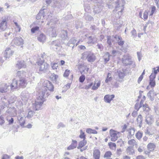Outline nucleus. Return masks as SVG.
<instances>
[{"instance_id": "nucleus-33", "label": "nucleus", "mask_w": 159, "mask_h": 159, "mask_svg": "<svg viewBox=\"0 0 159 159\" xmlns=\"http://www.w3.org/2000/svg\"><path fill=\"white\" fill-rule=\"evenodd\" d=\"M110 55L108 52H107L103 56V57L104 60L105 64L107 63L110 60Z\"/></svg>"}, {"instance_id": "nucleus-49", "label": "nucleus", "mask_w": 159, "mask_h": 159, "mask_svg": "<svg viewBox=\"0 0 159 159\" xmlns=\"http://www.w3.org/2000/svg\"><path fill=\"white\" fill-rule=\"evenodd\" d=\"M117 42L118 44L120 46H122L124 43V41L122 40V38L121 39H117Z\"/></svg>"}, {"instance_id": "nucleus-15", "label": "nucleus", "mask_w": 159, "mask_h": 159, "mask_svg": "<svg viewBox=\"0 0 159 159\" xmlns=\"http://www.w3.org/2000/svg\"><path fill=\"white\" fill-rule=\"evenodd\" d=\"M154 121L153 116L151 115H148L146 116L145 122L148 125H151Z\"/></svg>"}, {"instance_id": "nucleus-2", "label": "nucleus", "mask_w": 159, "mask_h": 159, "mask_svg": "<svg viewBox=\"0 0 159 159\" xmlns=\"http://www.w3.org/2000/svg\"><path fill=\"white\" fill-rule=\"evenodd\" d=\"M37 63L39 68V71L40 73H45L47 71L49 65L47 63L45 62V61L43 58H39Z\"/></svg>"}, {"instance_id": "nucleus-57", "label": "nucleus", "mask_w": 159, "mask_h": 159, "mask_svg": "<svg viewBox=\"0 0 159 159\" xmlns=\"http://www.w3.org/2000/svg\"><path fill=\"white\" fill-rule=\"evenodd\" d=\"M70 71L68 70H66L63 74V76L64 77H67L69 75Z\"/></svg>"}, {"instance_id": "nucleus-25", "label": "nucleus", "mask_w": 159, "mask_h": 159, "mask_svg": "<svg viewBox=\"0 0 159 159\" xmlns=\"http://www.w3.org/2000/svg\"><path fill=\"white\" fill-rule=\"evenodd\" d=\"M56 30L54 28L52 27L51 28L49 29L48 31L50 35L52 37H55L57 36Z\"/></svg>"}, {"instance_id": "nucleus-16", "label": "nucleus", "mask_w": 159, "mask_h": 159, "mask_svg": "<svg viewBox=\"0 0 159 159\" xmlns=\"http://www.w3.org/2000/svg\"><path fill=\"white\" fill-rule=\"evenodd\" d=\"M93 155L94 159H99L100 157V150L98 149L94 148Z\"/></svg>"}, {"instance_id": "nucleus-42", "label": "nucleus", "mask_w": 159, "mask_h": 159, "mask_svg": "<svg viewBox=\"0 0 159 159\" xmlns=\"http://www.w3.org/2000/svg\"><path fill=\"white\" fill-rule=\"evenodd\" d=\"M153 90H151L147 94L148 96L150 98V100L152 101L154 100L153 95L152 94Z\"/></svg>"}, {"instance_id": "nucleus-14", "label": "nucleus", "mask_w": 159, "mask_h": 159, "mask_svg": "<svg viewBox=\"0 0 159 159\" xmlns=\"http://www.w3.org/2000/svg\"><path fill=\"white\" fill-rule=\"evenodd\" d=\"M18 82L15 79L13 80L12 83L9 85V88L11 90H13L15 89H17L19 87Z\"/></svg>"}, {"instance_id": "nucleus-27", "label": "nucleus", "mask_w": 159, "mask_h": 159, "mask_svg": "<svg viewBox=\"0 0 159 159\" xmlns=\"http://www.w3.org/2000/svg\"><path fill=\"white\" fill-rule=\"evenodd\" d=\"M77 142L76 140H72V143L68 147L67 149L68 150L73 149L77 147Z\"/></svg>"}, {"instance_id": "nucleus-36", "label": "nucleus", "mask_w": 159, "mask_h": 159, "mask_svg": "<svg viewBox=\"0 0 159 159\" xmlns=\"http://www.w3.org/2000/svg\"><path fill=\"white\" fill-rule=\"evenodd\" d=\"M128 143L130 146V147H131L133 148L134 146H136L137 145V142L134 139H132L129 140L128 141Z\"/></svg>"}, {"instance_id": "nucleus-13", "label": "nucleus", "mask_w": 159, "mask_h": 159, "mask_svg": "<svg viewBox=\"0 0 159 159\" xmlns=\"http://www.w3.org/2000/svg\"><path fill=\"white\" fill-rule=\"evenodd\" d=\"M9 85L6 84H3L0 86V92L2 93L7 92L9 90Z\"/></svg>"}, {"instance_id": "nucleus-56", "label": "nucleus", "mask_w": 159, "mask_h": 159, "mask_svg": "<svg viewBox=\"0 0 159 159\" xmlns=\"http://www.w3.org/2000/svg\"><path fill=\"white\" fill-rule=\"evenodd\" d=\"M111 37L110 36H107V43L109 46H111Z\"/></svg>"}, {"instance_id": "nucleus-51", "label": "nucleus", "mask_w": 159, "mask_h": 159, "mask_svg": "<svg viewBox=\"0 0 159 159\" xmlns=\"http://www.w3.org/2000/svg\"><path fill=\"white\" fill-rule=\"evenodd\" d=\"M149 85L152 88H153L156 85L155 80H149Z\"/></svg>"}, {"instance_id": "nucleus-55", "label": "nucleus", "mask_w": 159, "mask_h": 159, "mask_svg": "<svg viewBox=\"0 0 159 159\" xmlns=\"http://www.w3.org/2000/svg\"><path fill=\"white\" fill-rule=\"evenodd\" d=\"M79 137L80 138L83 139H85V135L84 132H83L82 130H80V134Z\"/></svg>"}, {"instance_id": "nucleus-18", "label": "nucleus", "mask_w": 159, "mask_h": 159, "mask_svg": "<svg viewBox=\"0 0 159 159\" xmlns=\"http://www.w3.org/2000/svg\"><path fill=\"white\" fill-rule=\"evenodd\" d=\"M7 28V22L6 19H4L0 23V30L4 31Z\"/></svg>"}, {"instance_id": "nucleus-47", "label": "nucleus", "mask_w": 159, "mask_h": 159, "mask_svg": "<svg viewBox=\"0 0 159 159\" xmlns=\"http://www.w3.org/2000/svg\"><path fill=\"white\" fill-rule=\"evenodd\" d=\"M132 36L135 38L137 37V33L135 30L133 28V30L131 31Z\"/></svg>"}, {"instance_id": "nucleus-30", "label": "nucleus", "mask_w": 159, "mask_h": 159, "mask_svg": "<svg viewBox=\"0 0 159 159\" xmlns=\"http://www.w3.org/2000/svg\"><path fill=\"white\" fill-rule=\"evenodd\" d=\"M147 148L150 152L152 151L155 149L156 146L153 143H150L147 145Z\"/></svg>"}, {"instance_id": "nucleus-43", "label": "nucleus", "mask_w": 159, "mask_h": 159, "mask_svg": "<svg viewBox=\"0 0 159 159\" xmlns=\"http://www.w3.org/2000/svg\"><path fill=\"white\" fill-rule=\"evenodd\" d=\"M143 136V133L139 131L135 134L136 138L139 140H140L142 138Z\"/></svg>"}, {"instance_id": "nucleus-29", "label": "nucleus", "mask_w": 159, "mask_h": 159, "mask_svg": "<svg viewBox=\"0 0 159 159\" xmlns=\"http://www.w3.org/2000/svg\"><path fill=\"white\" fill-rule=\"evenodd\" d=\"M37 39L39 42H43L45 41L46 36L43 34L42 33L38 36Z\"/></svg>"}, {"instance_id": "nucleus-1", "label": "nucleus", "mask_w": 159, "mask_h": 159, "mask_svg": "<svg viewBox=\"0 0 159 159\" xmlns=\"http://www.w3.org/2000/svg\"><path fill=\"white\" fill-rule=\"evenodd\" d=\"M44 93L43 92L39 93V96L37 97L34 103L33 104L34 109L38 110L40 108L43 102L46 101V98L48 97L49 94L48 92L46 93V95H45Z\"/></svg>"}, {"instance_id": "nucleus-34", "label": "nucleus", "mask_w": 159, "mask_h": 159, "mask_svg": "<svg viewBox=\"0 0 159 159\" xmlns=\"http://www.w3.org/2000/svg\"><path fill=\"white\" fill-rule=\"evenodd\" d=\"M86 141L85 139H83L82 141H81L79 143V145L77 147V148L80 149L82 148L86 145Z\"/></svg>"}, {"instance_id": "nucleus-17", "label": "nucleus", "mask_w": 159, "mask_h": 159, "mask_svg": "<svg viewBox=\"0 0 159 159\" xmlns=\"http://www.w3.org/2000/svg\"><path fill=\"white\" fill-rule=\"evenodd\" d=\"M14 52L9 48L6 49L4 52V57L6 59L9 58L13 54Z\"/></svg>"}, {"instance_id": "nucleus-23", "label": "nucleus", "mask_w": 159, "mask_h": 159, "mask_svg": "<svg viewBox=\"0 0 159 159\" xmlns=\"http://www.w3.org/2000/svg\"><path fill=\"white\" fill-rule=\"evenodd\" d=\"M89 68L87 67L86 66H81L79 70L81 74H87L89 70Z\"/></svg>"}, {"instance_id": "nucleus-20", "label": "nucleus", "mask_w": 159, "mask_h": 159, "mask_svg": "<svg viewBox=\"0 0 159 159\" xmlns=\"http://www.w3.org/2000/svg\"><path fill=\"white\" fill-rule=\"evenodd\" d=\"M87 43L88 44H94L97 41V38L95 36H89L88 38Z\"/></svg>"}, {"instance_id": "nucleus-10", "label": "nucleus", "mask_w": 159, "mask_h": 159, "mask_svg": "<svg viewBox=\"0 0 159 159\" xmlns=\"http://www.w3.org/2000/svg\"><path fill=\"white\" fill-rule=\"evenodd\" d=\"M132 61L130 57L128 55H124L122 59V63L125 66L130 65Z\"/></svg>"}, {"instance_id": "nucleus-8", "label": "nucleus", "mask_w": 159, "mask_h": 159, "mask_svg": "<svg viewBox=\"0 0 159 159\" xmlns=\"http://www.w3.org/2000/svg\"><path fill=\"white\" fill-rule=\"evenodd\" d=\"M45 8L43 7V9L39 11L36 17V19L37 20L40 19L42 18L43 19L45 16V14L47 11V10Z\"/></svg>"}, {"instance_id": "nucleus-63", "label": "nucleus", "mask_w": 159, "mask_h": 159, "mask_svg": "<svg viewBox=\"0 0 159 159\" xmlns=\"http://www.w3.org/2000/svg\"><path fill=\"white\" fill-rule=\"evenodd\" d=\"M93 84L92 82L88 84L85 86V89H88L91 88V87L93 86Z\"/></svg>"}, {"instance_id": "nucleus-4", "label": "nucleus", "mask_w": 159, "mask_h": 159, "mask_svg": "<svg viewBox=\"0 0 159 159\" xmlns=\"http://www.w3.org/2000/svg\"><path fill=\"white\" fill-rule=\"evenodd\" d=\"M83 58L87 59V61L92 63L94 62L96 59V57L93 53L89 51L85 52L82 54Z\"/></svg>"}, {"instance_id": "nucleus-28", "label": "nucleus", "mask_w": 159, "mask_h": 159, "mask_svg": "<svg viewBox=\"0 0 159 159\" xmlns=\"http://www.w3.org/2000/svg\"><path fill=\"white\" fill-rule=\"evenodd\" d=\"M138 124H139V126L141 127L142 126V123L143 121V117L141 114L139 115L137 118Z\"/></svg>"}, {"instance_id": "nucleus-60", "label": "nucleus", "mask_w": 159, "mask_h": 159, "mask_svg": "<svg viewBox=\"0 0 159 159\" xmlns=\"http://www.w3.org/2000/svg\"><path fill=\"white\" fill-rule=\"evenodd\" d=\"M156 77V75L154 74H153L152 72L149 76V80H154Z\"/></svg>"}, {"instance_id": "nucleus-46", "label": "nucleus", "mask_w": 159, "mask_h": 159, "mask_svg": "<svg viewBox=\"0 0 159 159\" xmlns=\"http://www.w3.org/2000/svg\"><path fill=\"white\" fill-rule=\"evenodd\" d=\"M108 145L112 149H115L116 148V145L115 143L110 142L108 143Z\"/></svg>"}, {"instance_id": "nucleus-54", "label": "nucleus", "mask_w": 159, "mask_h": 159, "mask_svg": "<svg viewBox=\"0 0 159 159\" xmlns=\"http://www.w3.org/2000/svg\"><path fill=\"white\" fill-rule=\"evenodd\" d=\"M33 113L34 111H33L31 110L29 111L27 117L29 119L31 118L33 116Z\"/></svg>"}, {"instance_id": "nucleus-5", "label": "nucleus", "mask_w": 159, "mask_h": 159, "mask_svg": "<svg viewBox=\"0 0 159 159\" xmlns=\"http://www.w3.org/2000/svg\"><path fill=\"white\" fill-rule=\"evenodd\" d=\"M125 1L124 0H117L115 2L116 6H115V10L117 11L120 10L118 12V15L121 16L122 14V11L124 10Z\"/></svg>"}, {"instance_id": "nucleus-6", "label": "nucleus", "mask_w": 159, "mask_h": 159, "mask_svg": "<svg viewBox=\"0 0 159 159\" xmlns=\"http://www.w3.org/2000/svg\"><path fill=\"white\" fill-rule=\"evenodd\" d=\"M46 3L48 4L51 3L52 7L55 8H59L61 6V3L57 0H46Z\"/></svg>"}, {"instance_id": "nucleus-44", "label": "nucleus", "mask_w": 159, "mask_h": 159, "mask_svg": "<svg viewBox=\"0 0 159 159\" xmlns=\"http://www.w3.org/2000/svg\"><path fill=\"white\" fill-rule=\"evenodd\" d=\"M112 155V153L111 152L108 151L106 152L104 155V158H110L111 156Z\"/></svg>"}, {"instance_id": "nucleus-50", "label": "nucleus", "mask_w": 159, "mask_h": 159, "mask_svg": "<svg viewBox=\"0 0 159 159\" xmlns=\"http://www.w3.org/2000/svg\"><path fill=\"white\" fill-rule=\"evenodd\" d=\"M85 79V76L84 75H82L80 76L79 79V82L80 83H83Z\"/></svg>"}, {"instance_id": "nucleus-45", "label": "nucleus", "mask_w": 159, "mask_h": 159, "mask_svg": "<svg viewBox=\"0 0 159 159\" xmlns=\"http://www.w3.org/2000/svg\"><path fill=\"white\" fill-rule=\"evenodd\" d=\"M128 133L129 134L130 137L134 134L135 129L134 128H131L129 129L128 130Z\"/></svg>"}, {"instance_id": "nucleus-3", "label": "nucleus", "mask_w": 159, "mask_h": 159, "mask_svg": "<svg viewBox=\"0 0 159 159\" xmlns=\"http://www.w3.org/2000/svg\"><path fill=\"white\" fill-rule=\"evenodd\" d=\"M43 86L46 87L44 88L43 90L40 93H44L45 95H46V93H48L49 94V96L50 94V92H53L54 89V86L52 84L51 82L48 80L45 81L43 83Z\"/></svg>"}, {"instance_id": "nucleus-64", "label": "nucleus", "mask_w": 159, "mask_h": 159, "mask_svg": "<svg viewBox=\"0 0 159 159\" xmlns=\"http://www.w3.org/2000/svg\"><path fill=\"white\" fill-rule=\"evenodd\" d=\"M156 10V8L155 6H153L152 8L151 12V13L150 14V15L151 16H152L154 12Z\"/></svg>"}, {"instance_id": "nucleus-19", "label": "nucleus", "mask_w": 159, "mask_h": 159, "mask_svg": "<svg viewBox=\"0 0 159 159\" xmlns=\"http://www.w3.org/2000/svg\"><path fill=\"white\" fill-rule=\"evenodd\" d=\"M115 97V95H106L104 97V101L106 102L109 103Z\"/></svg>"}, {"instance_id": "nucleus-59", "label": "nucleus", "mask_w": 159, "mask_h": 159, "mask_svg": "<svg viewBox=\"0 0 159 159\" xmlns=\"http://www.w3.org/2000/svg\"><path fill=\"white\" fill-rule=\"evenodd\" d=\"M97 47L101 51L103 49V47L101 44L98 43L97 45Z\"/></svg>"}, {"instance_id": "nucleus-11", "label": "nucleus", "mask_w": 159, "mask_h": 159, "mask_svg": "<svg viewBox=\"0 0 159 159\" xmlns=\"http://www.w3.org/2000/svg\"><path fill=\"white\" fill-rule=\"evenodd\" d=\"M28 80L26 78H20L18 83L19 86L22 88L26 87L27 84Z\"/></svg>"}, {"instance_id": "nucleus-39", "label": "nucleus", "mask_w": 159, "mask_h": 159, "mask_svg": "<svg viewBox=\"0 0 159 159\" xmlns=\"http://www.w3.org/2000/svg\"><path fill=\"white\" fill-rule=\"evenodd\" d=\"M102 5L101 4H100L99 7H98V8L96 6H95L94 11L95 12L98 13L101 11L102 10Z\"/></svg>"}, {"instance_id": "nucleus-53", "label": "nucleus", "mask_w": 159, "mask_h": 159, "mask_svg": "<svg viewBox=\"0 0 159 159\" xmlns=\"http://www.w3.org/2000/svg\"><path fill=\"white\" fill-rule=\"evenodd\" d=\"M39 30V27L38 26H36L32 28L31 30V31L32 33H34L36 31H38Z\"/></svg>"}, {"instance_id": "nucleus-38", "label": "nucleus", "mask_w": 159, "mask_h": 159, "mask_svg": "<svg viewBox=\"0 0 159 159\" xmlns=\"http://www.w3.org/2000/svg\"><path fill=\"white\" fill-rule=\"evenodd\" d=\"M84 17L86 20L90 21L93 20V18L87 13H85Z\"/></svg>"}, {"instance_id": "nucleus-22", "label": "nucleus", "mask_w": 159, "mask_h": 159, "mask_svg": "<svg viewBox=\"0 0 159 159\" xmlns=\"http://www.w3.org/2000/svg\"><path fill=\"white\" fill-rule=\"evenodd\" d=\"M25 62L23 61H18L16 65V67L19 69L22 68H25L26 67Z\"/></svg>"}, {"instance_id": "nucleus-32", "label": "nucleus", "mask_w": 159, "mask_h": 159, "mask_svg": "<svg viewBox=\"0 0 159 159\" xmlns=\"http://www.w3.org/2000/svg\"><path fill=\"white\" fill-rule=\"evenodd\" d=\"M76 40L75 38H71L68 43L69 46L72 47L73 48L75 46V44L76 43Z\"/></svg>"}, {"instance_id": "nucleus-31", "label": "nucleus", "mask_w": 159, "mask_h": 159, "mask_svg": "<svg viewBox=\"0 0 159 159\" xmlns=\"http://www.w3.org/2000/svg\"><path fill=\"white\" fill-rule=\"evenodd\" d=\"M112 80V77L111 76V74L110 73H108L107 75L106 78L105 80V83L108 84Z\"/></svg>"}, {"instance_id": "nucleus-52", "label": "nucleus", "mask_w": 159, "mask_h": 159, "mask_svg": "<svg viewBox=\"0 0 159 159\" xmlns=\"http://www.w3.org/2000/svg\"><path fill=\"white\" fill-rule=\"evenodd\" d=\"M52 16L50 15H49L48 16V18H47V20L48 21V22L47 24V25H49L50 22H52L53 21L52 19H51V18L52 17Z\"/></svg>"}, {"instance_id": "nucleus-7", "label": "nucleus", "mask_w": 159, "mask_h": 159, "mask_svg": "<svg viewBox=\"0 0 159 159\" xmlns=\"http://www.w3.org/2000/svg\"><path fill=\"white\" fill-rule=\"evenodd\" d=\"M126 70L125 69H122L121 70H118L117 73L119 78L116 79V80L119 82H121L122 80L125 75V72Z\"/></svg>"}, {"instance_id": "nucleus-37", "label": "nucleus", "mask_w": 159, "mask_h": 159, "mask_svg": "<svg viewBox=\"0 0 159 159\" xmlns=\"http://www.w3.org/2000/svg\"><path fill=\"white\" fill-rule=\"evenodd\" d=\"M101 83L100 81L97 83H94V85L92 87V89L93 90H95L97 89L100 85Z\"/></svg>"}, {"instance_id": "nucleus-26", "label": "nucleus", "mask_w": 159, "mask_h": 159, "mask_svg": "<svg viewBox=\"0 0 159 159\" xmlns=\"http://www.w3.org/2000/svg\"><path fill=\"white\" fill-rule=\"evenodd\" d=\"M26 72L24 71H18L16 73V76L19 77L20 79V78L26 77Z\"/></svg>"}, {"instance_id": "nucleus-40", "label": "nucleus", "mask_w": 159, "mask_h": 159, "mask_svg": "<svg viewBox=\"0 0 159 159\" xmlns=\"http://www.w3.org/2000/svg\"><path fill=\"white\" fill-rule=\"evenodd\" d=\"M86 132L88 134H97V132L94 129H93L90 128H88L86 129Z\"/></svg>"}, {"instance_id": "nucleus-35", "label": "nucleus", "mask_w": 159, "mask_h": 159, "mask_svg": "<svg viewBox=\"0 0 159 159\" xmlns=\"http://www.w3.org/2000/svg\"><path fill=\"white\" fill-rule=\"evenodd\" d=\"M61 37L64 39H66L68 38L67 32L65 30H62L61 34Z\"/></svg>"}, {"instance_id": "nucleus-24", "label": "nucleus", "mask_w": 159, "mask_h": 159, "mask_svg": "<svg viewBox=\"0 0 159 159\" xmlns=\"http://www.w3.org/2000/svg\"><path fill=\"white\" fill-rule=\"evenodd\" d=\"M18 122L20 125L23 127H24V124L25 123V118L21 116H20L18 117Z\"/></svg>"}, {"instance_id": "nucleus-61", "label": "nucleus", "mask_w": 159, "mask_h": 159, "mask_svg": "<svg viewBox=\"0 0 159 159\" xmlns=\"http://www.w3.org/2000/svg\"><path fill=\"white\" fill-rule=\"evenodd\" d=\"M111 84L114 87L116 88H117L119 87V83H117L116 81L114 82H112L111 83Z\"/></svg>"}, {"instance_id": "nucleus-41", "label": "nucleus", "mask_w": 159, "mask_h": 159, "mask_svg": "<svg viewBox=\"0 0 159 159\" xmlns=\"http://www.w3.org/2000/svg\"><path fill=\"white\" fill-rule=\"evenodd\" d=\"M133 148L131 147H129L126 149V152L127 153L129 154H133L134 153V150H133Z\"/></svg>"}, {"instance_id": "nucleus-62", "label": "nucleus", "mask_w": 159, "mask_h": 159, "mask_svg": "<svg viewBox=\"0 0 159 159\" xmlns=\"http://www.w3.org/2000/svg\"><path fill=\"white\" fill-rule=\"evenodd\" d=\"M137 55L139 61H140L142 57V54L140 52H137Z\"/></svg>"}, {"instance_id": "nucleus-21", "label": "nucleus", "mask_w": 159, "mask_h": 159, "mask_svg": "<svg viewBox=\"0 0 159 159\" xmlns=\"http://www.w3.org/2000/svg\"><path fill=\"white\" fill-rule=\"evenodd\" d=\"M22 99L25 101H27L29 98V94L27 91H23L21 93Z\"/></svg>"}, {"instance_id": "nucleus-12", "label": "nucleus", "mask_w": 159, "mask_h": 159, "mask_svg": "<svg viewBox=\"0 0 159 159\" xmlns=\"http://www.w3.org/2000/svg\"><path fill=\"white\" fill-rule=\"evenodd\" d=\"M110 134L111 137V141L115 142L117 140L118 136L116 131L112 129H111L110 131Z\"/></svg>"}, {"instance_id": "nucleus-48", "label": "nucleus", "mask_w": 159, "mask_h": 159, "mask_svg": "<svg viewBox=\"0 0 159 159\" xmlns=\"http://www.w3.org/2000/svg\"><path fill=\"white\" fill-rule=\"evenodd\" d=\"M58 78V76L54 73L52 74L51 76V78L53 81H56Z\"/></svg>"}, {"instance_id": "nucleus-9", "label": "nucleus", "mask_w": 159, "mask_h": 159, "mask_svg": "<svg viewBox=\"0 0 159 159\" xmlns=\"http://www.w3.org/2000/svg\"><path fill=\"white\" fill-rule=\"evenodd\" d=\"M12 43L17 46L22 45L24 44V40L21 37H16L13 40Z\"/></svg>"}, {"instance_id": "nucleus-58", "label": "nucleus", "mask_w": 159, "mask_h": 159, "mask_svg": "<svg viewBox=\"0 0 159 159\" xmlns=\"http://www.w3.org/2000/svg\"><path fill=\"white\" fill-rule=\"evenodd\" d=\"M148 11L147 10H146L143 13V17L144 20H146L148 17Z\"/></svg>"}]
</instances>
